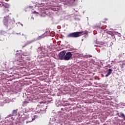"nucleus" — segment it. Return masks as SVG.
<instances>
[{
    "label": "nucleus",
    "mask_w": 125,
    "mask_h": 125,
    "mask_svg": "<svg viewBox=\"0 0 125 125\" xmlns=\"http://www.w3.org/2000/svg\"><path fill=\"white\" fill-rule=\"evenodd\" d=\"M82 34L83 35H87L88 34V32H87V31L72 32L68 34L66 36V38L67 39H70L71 38H79V37H81V36H82Z\"/></svg>",
    "instance_id": "obj_1"
},
{
    "label": "nucleus",
    "mask_w": 125,
    "mask_h": 125,
    "mask_svg": "<svg viewBox=\"0 0 125 125\" xmlns=\"http://www.w3.org/2000/svg\"><path fill=\"white\" fill-rule=\"evenodd\" d=\"M72 55L71 52H68L66 53H65V55H64V60L65 61H68V60H70L71 58L72 57Z\"/></svg>",
    "instance_id": "obj_2"
},
{
    "label": "nucleus",
    "mask_w": 125,
    "mask_h": 125,
    "mask_svg": "<svg viewBox=\"0 0 125 125\" xmlns=\"http://www.w3.org/2000/svg\"><path fill=\"white\" fill-rule=\"evenodd\" d=\"M66 54V51L63 50L60 52L59 54V58L60 60H64V57Z\"/></svg>",
    "instance_id": "obj_3"
},
{
    "label": "nucleus",
    "mask_w": 125,
    "mask_h": 125,
    "mask_svg": "<svg viewBox=\"0 0 125 125\" xmlns=\"http://www.w3.org/2000/svg\"><path fill=\"white\" fill-rule=\"evenodd\" d=\"M2 6L5 7V8H9V4L7 3H3L2 4Z\"/></svg>",
    "instance_id": "obj_4"
},
{
    "label": "nucleus",
    "mask_w": 125,
    "mask_h": 125,
    "mask_svg": "<svg viewBox=\"0 0 125 125\" xmlns=\"http://www.w3.org/2000/svg\"><path fill=\"white\" fill-rule=\"evenodd\" d=\"M112 71L113 70H112V69H108V71L107 73L105 75V77H109V76L111 75V74H112Z\"/></svg>",
    "instance_id": "obj_5"
},
{
    "label": "nucleus",
    "mask_w": 125,
    "mask_h": 125,
    "mask_svg": "<svg viewBox=\"0 0 125 125\" xmlns=\"http://www.w3.org/2000/svg\"><path fill=\"white\" fill-rule=\"evenodd\" d=\"M8 22L9 21L7 20H4V25H5L6 27H8Z\"/></svg>",
    "instance_id": "obj_6"
},
{
    "label": "nucleus",
    "mask_w": 125,
    "mask_h": 125,
    "mask_svg": "<svg viewBox=\"0 0 125 125\" xmlns=\"http://www.w3.org/2000/svg\"><path fill=\"white\" fill-rule=\"evenodd\" d=\"M17 115V111L16 110H14L12 112V115L13 116H16Z\"/></svg>",
    "instance_id": "obj_7"
},
{
    "label": "nucleus",
    "mask_w": 125,
    "mask_h": 125,
    "mask_svg": "<svg viewBox=\"0 0 125 125\" xmlns=\"http://www.w3.org/2000/svg\"><path fill=\"white\" fill-rule=\"evenodd\" d=\"M120 116L121 117H122V118H123V119H124V120L125 121V114L123 113H120Z\"/></svg>",
    "instance_id": "obj_8"
},
{
    "label": "nucleus",
    "mask_w": 125,
    "mask_h": 125,
    "mask_svg": "<svg viewBox=\"0 0 125 125\" xmlns=\"http://www.w3.org/2000/svg\"><path fill=\"white\" fill-rule=\"evenodd\" d=\"M116 35L118 37H119L120 38H121V37H122V34H121V33H119L118 32L116 33Z\"/></svg>",
    "instance_id": "obj_9"
},
{
    "label": "nucleus",
    "mask_w": 125,
    "mask_h": 125,
    "mask_svg": "<svg viewBox=\"0 0 125 125\" xmlns=\"http://www.w3.org/2000/svg\"><path fill=\"white\" fill-rule=\"evenodd\" d=\"M4 12H8V11H9V10H8V9L7 8H5L4 9Z\"/></svg>",
    "instance_id": "obj_10"
},
{
    "label": "nucleus",
    "mask_w": 125,
    "mask_h": 125,
    "mask_svg": "<svg viewBox=\"0 0 125 125\" xmlns=\"http://www.w3.org/2000/svg\"><path fill=\"white\" fill-rule=\"evenodd\" d=\"M85 57H86V58H90V57H92V56L91 55H86L85 56Z\"/></svg>",
    "instance_id": "obj_11"
},
{
    "label": "nucleus",
    "mask_w": 125,
    "mask_h": 125,
    "mask_svg": "<svg viewBox=\"0 0 125 125\" xmlns=\"http://www.w3.org/2000/svg\"><path fill=\"white\" fill-rule=\"evenodd\" d=\"M107 20H108V19H104V21H103V23H105V22H106V21H107Z\"/></svg>",
    "instance_id": "obj_12"
},
{
    "label": "nucleus",
    "mask_w": 125,
    "mask_h": 125,
    "mask_svg": "<svg viewBox=\"0 0 125 125\" xmlns=\"http://www.w3.org/2000/svg\"><path fill=\"white\" fill-rule=\"evenodd\" d=\"M26 46V45H25L24 46H23L22 47H25Z\"/></svg>",
    "instance_id": "obj_13"
},
{
    "label": "nucleus",
    "mask_w": 125,
    "mask_h": 125,
    "mask_svg": "<svg viewBox=\"0 0 125 125\" xmlns=\"http://www.w3.org/2000/svg\"><path fill=\"white\" fill-rule=\"evenodd\" d=\"M42 104V102H40V104Z\"/></svg>",
    "instance_id": "obj_14"
}]
</instances>
